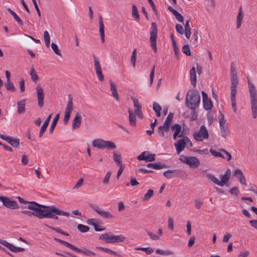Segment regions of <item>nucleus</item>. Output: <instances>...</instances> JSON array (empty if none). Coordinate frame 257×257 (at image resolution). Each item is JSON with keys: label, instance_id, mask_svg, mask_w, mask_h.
<instances>
[{"label": "nucleus", "instance_id": "obj_13", "mask_svg": "<svg viewBox=\"0 0 257 257\" xmlns=\"http://www.w3.org/2000/svg\"><path fill=\"white\" fill-rule=\"evenodd\" d=\"M0 243L6 246L9 249H10L11 251L14 252H19L21 251H24L25 250V248L23 247H17L15 246L12 243H11L7 241L1 239L0 238Z\"/></svg>", "mask_w": 257, "mask_h": 257}, {"label": "nucleus", "instance_id": "obj_26", "mask_svg": "<svg viewBox=\"0 0 257 257\" xmlns=\"http://www.w3.org/2000/svg\"><path fill=\"white\" fill-rule=\"evenodd\" d=\"M180 171L179 170H168L163 173V175L167 179H170L178 176L177 173Z\"/></svg>", "mask_w": 257, "mask_h": 257}, {"label": "nucleus", "instance_id": "obj_60", "mask_svg": "<svg viewBox=\"0 0 257 257\" xmlns=\"http://www.w3.org/2000/svg\"><path fill=\"white\" fill-rule=\"evenodd\" d=\"M236 92L237 90L236 89V87H233V86H231V99H235V95Z\"/></svg>", "mask_w": 257, "mask_h": 257}, {"label": "nucleus", "instance_id": "obj_6", "mask_svg": "<svg viewBox=\"0 0 257 257\" xmlns=\"http://www.w3.org/2000/svg\"><path fill=\"white\" fill-rule=\"evenodd\" d=\"M55 241H56L58 242H59L64 246L68 247L70 248L72 250L75 251L79 253H82L85 255H95V253L93 252V251H91L88 249H85V250H82L80 248H78L77 247L72 245V244L65 241L64 240H63L62 239L57 238H54Z\"/></svg>", "mask_w": 257, "mask_h": 257}, {"label": "nucleus", "instance_id": "obj_38", "mask_svg": "<svg viewBox=\"0 0 257 257\" xmlns=\"http://www.w3.org/2000/svg\"><path fill=\"white\" fill-rule=\"evenodd\" d=\"M8 11L13 16V17H14V19L18 23V24L20 26H23V21L19 17V16L16 14V13L14 11L12 10L10 8H9L8 9Z\"/></svg>", "mask_w": 257, "mask_h": 257}, {"label": "nucleus", "instance_id": "obj_59", "mask_svg": "<svg viewBox=\"0 0 257 257\" xmlns=\"http://www.w3.org/2000/svg\"><path fill=\"white\" fill-rule=\"evenodd\" d=\"M177 32L181 35L184 34V29L182 26L180 24H177L175 26Z\"/></svg>", "mask_w": 257, "mask_h": 257}, {"label": "nucleus", "instance_id": "obj_30", "mask_svg": "<svg viewBox=\"0 0 257 257\" xmlns=\"http://www.w3.org/2000/svg\"><path fill=\"white\" fill-rule=\"evenodd\" d=\"M243 12L242 10L241 7H240L239 9V11L237 16L236 18V28L238 29L240 27L242 20L243 19Z\"/></svg>", "mask_w": 257, "mask_h": 257}, {"label": "nucleus", "instance_id": "obj_8", "mask_svg": "<svg viewBox=\"0 0 257 257\" xmlns=\"http://www.w3.org/2000/svg\"><path fill=\"white\" fill-rule=\"evenodd\" d=\"M193 137L196 141H202L203 139H207L209 137L208 132L205 125H202L199 132L193 133Z\"/></svg>", "mask_w": 257, "mask_h": 257}, {"label": "nucleus", "instance_id": "obj_37", "mask_svg": "<svg viewBox=\"0 0 257 257\" xmlns=\"http://www.w3.org/2000/svg\"><path fill=\"white\" fill-rule=\"evenodd\" d=\"M206 177L210 181L213 182L214 184L220 186V181L213 174H207Z\"/></svg>", "mask_w": 257, "mask_h": 257}, {"label": "nucleus", "instance_id": "obj_16", "mask_svg": "<svg viewBox=\"0 0 257 257\" xmlns=\"http://www.w3.org/2000/svg\"><path fill=\"white\" fill-rule=\"evenodd\" d=\"M177 154H179L185 148L186 146V142L185 140V137L183 139L179 140L176 142L174 144Z\"/></svg>", "mask_w": 257, "mask_h": 257}, {"label": "nucleus", "instance_id": "obj_18", "mask_svg": "<svg viewBox=\"0 0 257 257\" xmlns=\"http://www.w3.org/2000/svg\"><path fill=\"white\" fill-rule=\"evenodd\" d=\"M234 175L238 180L239 182L245 186H246L245 177L242 174L241 170L237 169L234 171Z\"/></svg>", "mask_w": 257, "mask_h": 257}, {"label": "nucleus", "instance_id": "obj_34", "mask_svg": "<svg viewBox=\"0 0 257 257\" xmlns=\"http://www.w3.org/2000/svg\"><path fill=\"white\" fill-rule=\"evenodd\" d=\"M113 158L114 162L119 166H122L121 156L120 154H117L115 152H113Z\"/></svg>", "mask_w": 257, "mask_h": 257}, {"label": "nucleus", "instance_id": "obj_10", "mask_svg": "<svg viewBox=\"0 0 257 257\" xmlns=\"http://www.w3.org/2000/svg\"><path fill=\"white\" fill-rule=\"evenodd\" d=\"M0 201L3 202V205L10 209H16L19 208L17 202L15 200H11L9 198L3 196H0Z\"/></svg>", "mask_w": 257, "mask_h": 257}, {"label": "nucleus", "instance_id": "obj_51", "mask_svg": "<svg viewBox=\"0 0 257 257\" xmlns=\"http://www.w3.org/2000/svg\"><path fill=\"white\" fill-rule=\"evenodd\" d=\"M77 228L81 232H86L89 229V227L88 226L81 224H79L77 225Z\"/></svg>", "mask_w": 257, "mask_h": 257}, {"label": "nucleus", "instance_id": "obj_27", "mask_svg": "<svg viewBox=\"0 0 257 257\" xmlns=\"http://www.w3.org/2000/svg\"><path fill=\"white\" fill-rule=\"evenodd\" d=\"M92 145L93 147L103 149H104V140L101 139L94 140L92 141Z\"/></svg>", "mask_w": 257, "mask_h": 257}, {"label": "nucleus", "instance_id": "obj_50", "mask_svg": "<svg viewBox=\"0 0 257 257\" xmlns=\"http://www.w3.org/2000/svg\"><path fill=\"white\" fill-rule=\"evenodd\" d=\"M136 57H137V50H136V49H135L133 50V52L132 53V57L131 58V62L134 68H135V67H136Z\"/></svg>", "mask_w": 257, "mask_h": 257}, {"label": "nucleus", "instance_id": "obj_53", "mask_svg": "<svg viewBox=\"0 0 257 257\" xmlns=\"http://www.w3.org/2000/svg\"><path fill=\"white\" fill-rule=\"evenodd\" d=\"M147 234L150 236V238L153 240H158L160 239L159 235H157L149 230H146Z\"/></svg>", "mask_w": 257, "mask_h": 257}, {"label": "nucleus", "instance_id": "obj_43", "mask_svg": "<svg viewBox=\"0 0 257 257\" xmlns=\"http://www.w3.org/2000/svg\"><path fill=\"white\" fill-rule=\"evenodd\" d=\"M30 74L31 76L32 80L34 82L36 83L39 79V77L36 73L33 67L31 68Z\"/></svg>", "mask_w": 257, "mask_h": 257}, {"label": "nucleus", "instance_id": "obj_64", "mask_svg": "<svg viewBox=\"0 0 257 257\" xmlns=\"http://www.w3.org/2000/svg\"><path fill=\"white\" fill-rule=\"evenodd\" d=\"M174 15L175 16L176 19L180 22L183 23L184 21V19L183 16L179 13L178 12H177L176 13L174 14Z\"/></svg>", "mask_w": 257, "mask_h": 257}, {"label": "nucleus", "instance_id": "obj_29", "mask_svg": "<svg viewBox=\"0 0 257 257\" xmlns=\"http://www.w3.org/2000/svg\"><path fill=\"white\" fill-rule=\"evenodd\" d=\"M190 81L191 84L195 87L196 84V74L195 67H192L190 70Z\"/></svg>", "mask_w": 257, "mask_h": 257}, {"label": "nucleus", "instance_id": "obj_23", "mask_svg": "<svg viewBox=\"0 0 257 257\" xmlns=\"http://www.w3.org/2000/svg\"><path fill=\"white\" fill-rule=\"evenodd\" d=\"M30 204H32L35 207L38 208L39 210L44 212L46 211V210L49 211L54 207V206H46L44 205H42L35 201H31L30 202Z\"/></svg>", "mask_w": 257, "mask_h": 257}, {"label": "nucleus", "instance_id": "obj_63", "mask_svg": "<svg viewBox=\"0 0 257 257\" xmlns=\"http://www.w3.org/2000/svg\"><path fill=\"white\" fill-rule=\"evenodd\" d=\"M171 128L172 131H174L175 132H180L181 131V126L180 124L177 123L172 125Z\"/></svg>", "mask_w": 257, "mask_h": 257}, {"label": "nucleus", "instance_id": "obj_40", "mask_svg": "<svg viewBox=\"0 0 257 257\" xmlns=\"http://www.w3.org/2000/svg\"><path fill=\"white\" fill-rule=\"evenodd\" d=\"M132 15L133 18L136 19L137 20H139L140 19L138 8L135 5L132 6Z\"/></svg>", "mask_w": 257, "mask_h": 257}, {"label": "nucleus", "instance_id": "obj_2", "mask_svg": "<svg viewBox=\"0 0 257 257\" xmlns=\"http://www.w3.org/2000/svg\"><path fill=\"white\" fill-rule=\"evenodd\" d=\"M247 78L250 98L252 115L253 118H255L257 117V92L255 86L250 81L249 78L247 77Z\"/></svg>", "mask_w": 257, "mask_h": 257}, {"label": "nucleus", "instance_id": "obj_1", "mask_svg": "<svg viewBox=\"0 0 257 257\" xmlns=\"http://www.w3.org/2000/svg\"><path fill=\"white\" fill-rule=\"evenodd\" d=\"M200 102V96L197 90H189L186 95L185 104L186 106L191 109L195 110Z\"/></svg>", "mask_w": 257, "mask_h": 257}, {"label": "nucleus", "instance_id": "obj_62", "mask_svg": "<svg viewBox=\"0 0 257 257\" xmlns=\"http://www.w3.org/2000/svg\"><path fill=\"white\" fill-rule=\"evenodd\" d=\"M229 192L231 194L237 196L238 195V189L237 187H233L229 190Z\"/></svg>", "mask_w": 257, "mask_h": 257}, {"label": "nucleus", "instance_id": "obj_45", "mask_svg": "<svg viewBox=\"0 0 257 257\" xmlns=\"http://www.w3.org/2000/svg\"><path fill=\"white\" fill-rule=\"evenodd\" d=\"M107 148V149H114L116 148V145L113 142L104 141V149Z\"/></svg>", "mask_w": 257, "mask_h": 257}, {"label": "nucleus", "instance_id": "obj_58", "mask_svg": "<svg viewBox=\"0 0 257 257\" xmlns=\"http://www.w3.org/2000/svg\"><path fill=\"white\" fill-rule=\"evenodd\" d=\"M155 66H154L151 70L150 75V84L151 85L153 82L154 77L155 74Z\"/></svg>", "mask_w": 257, "mask_h": 257}, {"label": "nucleus", "instance_id": "obj_3", "mask_svg": "<svg viewBox=\"0 0 257 257\" xmlns=\"http://www.w3.org/2000/svg\"><path fill=\"white\" fill-rule=\"evenodd\" d=\"M57 215H63L66 217L69 216V213L66 212H64L62 210L59 209L56 207H54L49 211H43L42 219L44 218H52L54 219L57 220L58 217Z\"/></svg>", "mask_w": 257, "mask_h": 257}, {"label": "nucleus", "instance_id": "obj_21", "mask_svg": "<svg viewBox=\"0 0 257 257\" xmlns=\"http://www.w3.org/2000/svg\"><path fill=\"white\" fill-rule=\"evenodd\" d=\"M82 121V117L79 113H77L73 120L72 128L75 129L80 127Z\"/></svg>", "mask_w": 257, "mask_h": 257}, {"label": "nucleus", "instance_id": "obj_11", "mask_svg": "<svg viewBox=\"0 0 257 257\" xmlns=\"http://www.w3.org/2000/svg\"><path fill=\"white\" fill-rule=\"evenodd\" d=\"M155 154H151L149 151H144L137 157V159L139 161L149 162L155 161Z\"/></svg>", "mask_w": 257, "mask_h": 257}, {"label": "nucleus", "instance_id": "obj_31", "mask_svg": "<svg viewBox=\"0 0 257 257\" xmlns=\"http://www.w3.org/2000/svg\"><path fill=\"white\" fill-rule=\"evenodd\" d=\"M7 142L14 147L18 148L20 145V140L19 139H15L11 137L7 138Z\"/></svg>", "mask_w": 257, "mask_h": 257}, {"label": "nucleus", "instance_id": "obj_46", "mask_svg": "<svg viewBox=\"0 0 257 257\" xmlns=\"http://www.w3.org/2000/svg\"><path fill=\"white\" fill-rule=\"evenodd\" d=\"M166 124H167L166 123L164 122L163 125L159 126L158 127L157 133L161 137H164V135H165L164 133H165V130L166 128L165 127H166Z\"/></svg>", "mask_w": 257, "mask_h": 257}, {"label": "nucleus", "instance_id": "obj_47", "mask_svg": "<svg viewBox=\"0 0 257 257\" xmlns=\"http://www.w3.org/2000/svg\"><path fill=\"white\" fill-rule=\"evenodd\" d=\"M154 195V190L150 189L148 192L145 194L143 198L144 201L149 200Z\"/></svg>", "mask_w": 257, "mask_h": 257}, {"label": "nucleus", "instance_id": "obj_32", "mask_svg": "<svg viewBox=\"0 0 257 257\" xmlns=\"http://www.w3.org/2000/svg\"><path fill=\"white\" fill-rule=\"evenodd\" d=\"M153 109L155 112L156 116L158 117L161 116V111L162 108L159 103L156 102H154L153 103Z\"/></svg>", "mask_w": 257, "mask_h": 257}, {"label": "nucleus", "instance_id": "obj_9", "mask_svg": "<svg viewBox=\"0 0 257 257\" xmlns=\"http://www.w3.org/2000/svg\"><path fill=\"white\" fill-rule=\"evenodd\" d=\"M224 114L220 112L219 115V122L221 136L224 138H227L229 136V131L227 126L225 125V120L224 119Z\"/></svg>", "mask_w": 257, "mask_h": 257}, {"label": "nucleus", "instance_id": "obj_48", "mask_svg": "<svg viewBox=\"0 0 257 257\" xmlns=\"http://www.w3.org/2000/svg\"><path fill=\"white\" fill-rule=\"evenodd\" d=\"M182 51V52L185 54L187 56H191V55L190 46L188 44L184 45L183 46Z\"/></svg>", "mask_w": 257, "mask_h": 257}, {"label": "nucleus", "instance_id": "obj_42", "mask_svg": "<svg viewBox=\"0 0 257 257\" xmlns=\"http://www.w3.org/2000/svg\"><path fill=\"white\" fill-rule=\"evenodd\" d=\"M203 106L205 109L209 110L212 109L213 107V104L211 100L209 98L207 100H205L203 101Z\"/></svg>", "mask_w": 257, "mask_h": 257}, {"label": "nucleus", "instance_id": "obj_28", "mask_svg": "<svg viewBox=\"0 0 257 257\" xmlns=\"http://www.w3.org/2000/svg\"><path fill=\"white\" fill-rule=\"evenodd\" d=\"M26 99L17 102L18 113L21 114L25 111Z\"/></svg>", "mask_w": 257, "mask_h": 257}, {"label": "nucleus", "instance_id": "obj_20", "mask_svg": "<svg viewBox=\"0 0 257 257\" xmlns=\"http://www.w3.org/2000/svg\"><path fill=\"white\" fill-rule=\"evenodd\" d=\"M187 164L191 168H196L200 165V161L196 157H189Z\"/></svg>", "mask_w": 257, "mask_h": 257}, {"label": "nucleus", "instance_id": "obj_24", "mask_svg": "<svg viewBox=\"0 0 257 257\" xmlns=\"http://www.w3.org/2000/svg\"><path fill=\"white\" fill-rule=\"evenodd\" d=\"M148 168H152L155 170H160L163 168H167L168 167V166L166 165L164 163L158 162L156 163H149L147 165Z\"/></svg>", "mask_w": 257, "mask_h": 257}, {"label": "nucleus", "instance_id": "obj_54", "mask_svg": "<svg viewBox=\"0 0 257 257\" xmlns=\"http://www.w3.org/2000/svg\"><path fill=\"white\" fill-rule=\"evenodd\" d=\"M51 48H52V49L53 50V51H54V52L56 54H57L59 56H61L60 51L57 45L55 43H52L51 44Z\"/></svg>", "mask_w": 257, "mask_h": 257}, {"label": "nucleus", "instance_id": "obj_33", "mask_svg": "<svg viewBox=\"0 0 257 257\" xmlns=\"http://www.w3.org/2000/svg\"><path fill=\"white\" fill-rule=\"evenodd\" d=\"M73 110V101H72V97L71 95H69L68 96V100L67 102V104L65 108V112H67L69 113H71Z\"/></svg>", "mask_w": 257, "mask_h": 257}, {"label": "nucleus", "instance_id": "obj_12", "mask_svg": "<svg viewBox=\"0 0 257 257\" xmlns=\"http://www.w3.org/2000/svg\"><path fill=\"white\" fill-rule=\"evenodd\" d=\"M91 207L101 217L105 219H111L113 215L109 212L104 211L97 205H91Z\"/></svg>", "mask_w": 257, "mask_h": 257}, {"label": "nucleus", "instance_id": "obj_52", "mask_svg": "<svg viewBox=\"0 0 257 257\" xmlns=\"http://www.w3.org/2000/svg\"><path fill=\"white\" fill-rule=\"evenodd\" d=\"M209 151L212 155L215 157H220L222 159H225V157L220 152H217L212 149H211Z\"/></svg>", "mask_w": 257, "mask_h": 257}, {"label": "nucleus", "instance_id": "obj_44", "mask_svg": "<svg viewBox=\"0 0 257 257\" xmlns=\"http://www.w3.org/2000/svg\"><path fill=\"white\" fill-rule=\"evenodd\" d=\"M5 87L7 90L12 92H15L17 90L14 84L11 81H7V82L5 83Z\"/></svg>", "mask_w": 257, "mask_h": 257}, {"label": "nucleus", "instance_id": "obj_5", "mask_svg": "<svg viewBox=\"0 0 257 257\" xmlns=\"http://www.w3.org/2000/svg\"><path fill=\"white\" fill-rule=\"evenodd\" d=\"M150 44L152 49L154 50L155 53L157 52V38L158 33V28L157 25L155 22H152L151 23V27L150 29Z\"/></svg>", "mask_w": 257, "mask_h": 257}, {"label": "nucleus", "instance_id": "obj_55", "mask_svg": "<svg viewBox=\"0 0 257 257\" xmlns=\"http://www.w3.org/2000/svg\"><path fill=\"white\" fill-rule=\"evenodd\" d=\"M229 180V178L224 174L221 176V180L220 181V186L222 187L224 184H226Z\"/></svg>", "mask_w": 257, "mask_h": 257}, {"label": "nucleus", "instance_id": "obj_7", "mask_svg": "<svg viewBox=\"0 0 257 257\" xmlns=\"http://www.w3.org/2000/svg\"><path fill=\"white\" fill-rule=\"evenodd\" d=\"M27 208L33 211L32 212L29 210H24L22 211L21 212L23 214L27 215L29 216H34L38 218L39 219H42L43 211L39 210L38 208L35 207L32 204H30L29 205L27 206Z\"/></svg>", "mask_w": 257, "mask_h": 257}, {"label": "nucleus", "instance_id": "obj_49", "mask_svg": "<svg viewBox=\"0 0 257 257\" xmlns=\"http://www.w3.org/2000/svg\"><path fill=\"white\" fill-rule=\"evenodd\" d=\"M156 253L157 254H161V255H169L172 254L173 253V252L171 250L164 251L161 249H157L156 250Z\"/></svg>", "mask_w": 257, "mask_h": 257}, {"label": "nucleus", "instance_id": "obj_15", "mask_svg": "<svg viewBox=\"0 0 257 257\" xmlns=\"http://www.w3.org/2000/svg\"><path fill=\"white\" fill-rule=\"evenodd\" d=\"M94 62V67L96 71V75L98 77V79L100 81L104 80V77L102 73L101 67L97 58L94 55L93 56Z\"/></svg>", "mask_w": 257, "mask_h": 257}, {"label": "nucleus", "instance_id": "obj_35", "mask_svg": "<svg viewBox=\"0 0 257 257\" xmlns=\"http://www.w3.org/2000/svg\"><path fill=\"white\" fill-rule=\"evenodd\" d=\"M129 113V122L131 125L135 126L136 125V117L133 112L130 110H128Z\"/></svg>", "mask_w": 257, "mask_h": 257}, {"label": "nucleus", "instance_id": "obj_56", "mask_svg": "<svg viewBox=\"0 0 257 257\" xmlns=\"http://www.w3.org/2000/svg\"><path fill=\"white\" fill-rule=\"evenodd\" d=\"M174 116V114L172 112H170L166 118V120L164 121V123L166 124H171L173 118Z\"/></svg>", "mask_w": 257, "mask_h": 257}, {"label": "nucleus", "instance_id": "obj_61", "mask_svg": "<svg viewBox=\"0 0 257 257\" xmlns=\"http://www.w3.org/2000/svg\"><path fill=\"white\" fill-rule=\"evenodd\" d=\"M48 125H46L45 123H43L42 126L41 127L40 132H39V138H41L43 135L44 133L46 131Z\"/></svg>", "mask_w": 257, "mask_h": 257}, {"label": "nucleus", "instance_id": "obj_19", "mask_svg": "<svg viewBox=\"0 0 257 257\" xmlns=\"http://www.w3.org/2000/svg\"><path fill=\"white\" fill-rule=\"evenodd\" d=\"M231 73V86H233V87H236L237 85L238 84V79L237 75V72L235 69L233 68V67H231L230 70Z\"/></svg>", "mask_w": 257, "mask_h": 257}, {"label": "nucleus", "instance_id": "obj_17", "mask_svg": "<svg viewBox=\"0 0 257 257\" xmlns=\"http://www.w3.org/2000/svg\"><path fill=\"white\" fill-rule=\"evenodd\" d=\"M133 100L134 107L136 108V109L135 110V113L140 118L142 119L143 118V114L142 112V106L139 103V100L138 99L133 98Z\"/></svg>", "mask_w": 257, "mask_h": 257}, {"label": "nucleus", "instance_id": "obj_39", "mask_svg": "<svg viewBox=\"0 0 257 257\" xmlns=\"http://www.w3.org/2000/svg\"><path fill=\"white\" fill-rule=\"evenodd\" d=\"M59 118V114H57L56 115L55 117L53 119L52 122L51 123V126H50V128L49 130L50 134H52L53 133V131L54 130L55 126H56V124L57 123Z\"/></svg>", "mask_w": 257, "mask_h": 257}, {"label": "nucleus", "instance_id": "obj_41", "mask_svg": "<svg viewBox=\"0 0 257 257\" xmlns=\"http://www.w3.org/2000/svg\"><path fill=\"white\" fill-rule=\"evenodd\" d=\"M136 250H142L145 251L147 255L151 254L153 251L154 249L151 247H138L135 249Z\"/></svg>", "mask_w": 257, "mask_h": 257}, {"label": "nucleus", "instance_id": "obj_36", "mask_svg": "<svg viewBox=\"0 0 257 257\" xmlns=\"http://www.w3.org/2000/svg\"><path fill=\"white\" fill-rule=\"evenodd\" d=\"M193 37L196 44L198 45L201 41V36L197 30H193Z\"/></svg>", "mask_w": 257, "mask_h": 257}, {"label": "nucleus", "instance_id": "obj_25", "mask_svg": "<svg viewBox=\"0 0 257 257\" xmlns=\"http://www.w3.org/2000/svg\"><path fill=\"white\" fill-rule=\"evenodd\" d=\"M109 83L110 86V90L114 99L117 101H119V95L117 93L115 84L111 80H109Z\"/></svg>", "mask_w": 257, "mask_h": 257}, {"label": "nucleus", "instance_id": "obj_14", "mask_svg": "<svg viewBox=\"0 0 257 257\" xmlns=\"http://www.w3.org/2000/svg\"><path fill=\"white\" fill-rule=\"evenodd\" d=\"M37 97L38 99V104L40 107L44 105V93L43 88L40 84L36 87Z\"/></svg>", "mask_w": 257, "mask_h": 257}, {"label": "nucleus", "instance_id": "obj_4", "mask_svg": "<svg viewBox=\"0 0 257 257\" xmlns=\"http://www.w3.org/2000/svg\"><path fill=\"white\" fill-rule=\"evenodd\" d=\"M99 239L103 240L108 243H113L122 242L125 240V237L121 235L115 236L105 233L99 236Z\"/></svg>", "mask_w": 257, "mask_h": 257}, {"label": "nucleus", "instance_id": "obj_22", "mask_svg": "<svg viewBox=\"0 0 257 257\" xmlns=\"http://www.w3.org/2000/svg\"><path fill=\"white\" fill-rule=\"evenodd\" d=\"M99 30L100 35V39L102 43L104 42V27L102 21V17L100 15L99 17Z\"/></svg>", "mask_w": 257, "mask_h": 257}, {"label": "nucleus", "instance_id": "obj_57", "mask_svg": "<svg viewBox=\"0 0 257 257\" xmlns=\"http://www.w3.org/2000/svg\"><path fill=\"white\" fill-rule=\"evenodd\" d=\"M111 173L110 171H108L105 175V176L104 177V179H103V183L104 184H107L109 182V179H110V177L111 176Z\"/></svg>", "mask_w": 257, "mask_h": 257}]
</instances>
